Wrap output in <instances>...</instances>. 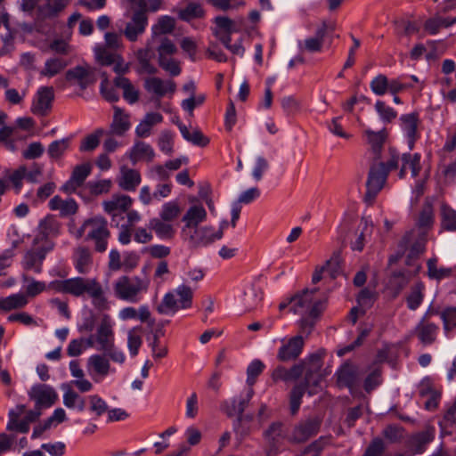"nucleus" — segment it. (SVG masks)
I'll list each match as a JSON object with an SVG mask.
<instances>
[{"mask_svg": "<svg viewBox=\"0 0 456 456\" xmlns=\"http://www.w3.org/2000/svg\"><path fill=\"white\" fill-rule=\"evenodd\" d=\"M322 359L323 354L317 352L310 354L305 361L294 364L289 369L278 366L273 370L272 379L275 382L297 380L305 372L304 380L296 384L290 392L289 405L292 415L297 413L302 403V397L305 392L309 395H314L320 391L322 379L321 374Z\"/></svg>", "mask_w": 456, "mask_h": 456, "instance_id": "f257e3e1", "label": "nucleus"}, {"mask_svg": "<svg viewBox=\"0 0 456 456\" xmlns=\"http://www.w3.org/2000/svg\"><path fill=\"white\" fill-rule=\"evenodd\" d=\"M74 237L77 240L84 238L86 241L93 244L95 252L104 253L108 248L111 232L107 219L97 215L84 220L74 232Z\"/></svg>", "mask_w": 456, "mask_h": 456, "instance_id": "f03ea898", "label": "nucleus"}, {"mask_svg": "<svg viewBox=\"0 0 456 456\" xmlns=\"http://www.w3.org/2000/svg\"><path fill=\"white\" fill-rule=\"evenodd\" d=\"M150 281L139 276L122 275L113 283V290L117 298L130 302L138 303L142 294L149 289Z\"/></svg>", "mask_w": 456, "mask_h": 456, "instance_id": "7ed1b4c3", "label": "nucleus"}, {"mask_svg": "<svg viewBox=\"0 0 456 456\" xmlns=\"http://www.w3.org/2000/svg\"><path fill=\"white\" fill-rule=\"evenodd\" d=\"M72 281L71 295L77 297L86 294L92 299L93 305L98 310L109 308L108 299L103 288L96 278L74 277Z\"/></svg>", "mask_w": 456, "mask_h": 456, "instance_id": "20e7f679", "label": "nucleus"}, {"mask_svg": "<svg viewBox=\"0 0 456 456\" xmlns=\"http://www.w3.org/2000/svg\"><path fill=\"white\" fill-rule=\"evenodd\" d=\"M142 215L137 210L127 213V220L122 224L118 234V240L121 245H128L134 240L137 243L147 244L153 240L152 229L148 227H135L141 222Z\"/></svg>", "mask_w": 456, "mask_h": 456, "instance_id": "39448f33", "label": "nucleus"}, {"mask_svg": "<svg viewBox=\"0 0 456 456\" xmlns=\"http://www.w3.org/2000/svg\"><path fill=\"white\" fill-rule=\"evenodd\" d=\"M70 3L71 0H20V8L28 14L36 12L38 20H45L59 17Z\"/></svg>", "mask_w": 456, "mask_h": 456, "instance_id": "423d86ee", "label": "nucleus"}, {"mask_svg": "<svg viewBox=\"0 0 456 456\" xmlns=\"http://www.w3.org/2000/svg\"><path fill=\"white\" fill-rule=\"evenodd\" d=\"M192 289L184 284L164 295L161 303L157 306L160 314H175L179 310L191 308L192 305Z\"/></svg>", "mask_w": 456, "mask_h": 456, "instance_id": "0eeeda50", "label": "nucleus"}, {"mask_svg": "<svg viewBox=\"0 0 456 456\" xmlns=\"http://www.w3.org/2000/svg\"><path fill=\"white\" fill-rule=\"evenodd\" d=\"M336 29L332 20H322L315 26L314 35L297 41L300 53H316L322 51L326 37L331 36Z\"/></svg>", "mask_w": 456, "mask_h": 456, "instance_id": "6e6552de", "label": "nucleus"}, {"mask_svg": "<svg viewBox=\"0 0 456 456\" xmlns=\"http://www.w3.org/2000/svg\"><path fill=\"white\" fill-rule=\"evenodd\" d=\"M316 292V289H306L301 293L295 295L289 301L290 310L299 315L306 314L321 315L325 308V302L314 297Z\"/></svg>", "mask_w": 456, "mask_h": 456, "instance_id": "1a4fd4ad", "label": "nucleus"}, {"mask_svg": "<svg viewBox=\"0 0 456 456\" xmlns=\"http://www.w3.org/2000/svg\"><path fill=\"white\" fill-rule=\"evenodd\" d=\"M134 200L126 194L116 193L108 200L102 202L103 211L110 216L112 225L119 227L125 216L127 218V213L132 211L131 208Z\"/></svg>", "mask_w": 456, "mask_h": 456, "instance_id": "9d476101", "label": "nucleus"}, {"mask_svg": "<svg viewBox=\"0 0 456 456\" xmlns=\"http://www.w3.org/2000/svg\"><path fill=\"white\" fill-rule=\"evenodd\" d=\"M321 425L322 419L318 417L301 419L288 433L287 441L293 444H305L319 433Z\"/></svg>", "mask_w": 456, "mask_h": 456, "instance_id": "9b49d317", "label": "nucleus"}, {"mask_svg": "<svg viewBox=\"0 0 456 456\" xmlns=\"http://www.w3.org/2000/svg\"><path fill=\"white\" fill-rule=\"evenodd\" d=\"M26 406L23 404L17 405L14 409H11L8 412V422L6 429L8 431H17L22 434H27L29 431L31 423L37 420L41 415V410L36 406L33 410L26 412L25 417L20 419V417L25 412Z\"/></svg>", "mask_w": 456, "mask_h": 456, "instance_id": "f8f14e48", "label": "nucleus"}, {"mask_svg": "<svg viewBox=\"0 0 456 456\" xmlns=\"http://www.w3.org/2000/svg\"><path fill=\"white\" fill-rule=\"evenodd\" d=\"M114 326L115 322L110 314H104L102 315L95 334V348L98 351L102 352L105 349L111 348L115 344Z\"/></svg>", "mask_w": 456, "mask_h": 456, "instance_id": "ddd939ff", "label": "nucleus"}, {"mask_svg": "<svg viewBox=\"0 0 456 456\" xmlns=\"http://www.w3.org/2000/svg\"><path fill=\"white\" fill-rule=\"evenodd\" d=\"M53 241H47L45 245H37L24 255L22 266L25 270L33 271L36 273L42 272V265L48 252L53 249Z\"/></svg>", "mask_w": 456, "mask_h": 456, "instance_id": "4468645a", "label": "nucleus"}, {"mask_svg": "<svg viewBox=\"0 0 456 456\" xmlns=\"http://www.w3.org/2000/svg\"><path fill=\"white\" fill-rule=\"evenodd\" d=\"M363 371L353 363L346 362L337 370V382L339 387H347L351 393L357 389L362 382Z\"/></svg>", "mask_w": 456, "mask_h": 456, "instance_id": "2eb2a0df", "label": "nucleus"}, {"mask_svg": "<svg viewBox=\"0 0 456 456\" xmlns=\"http://www.w3.org/2000/svg\"><path fill=\"white\" fill-rule=\"evenodd\" d=\"M254 394L255 392L253 387H247L239 395L223 402L221 405L222 410L229 417L238 416V421L240 422L241 420L242 414L248 407Z\"/></svg>", "mask_w": 456, "mask_h": 456, "instance_id": "dca6fc26", "label": "nucleus"}, {"mask_svg": "<svg viewBox=\"0 0 456 456\" xmlns=\"http://www.w3.org/2000/svg\"><path fill=\"white\" fill-rule=\"evenodd\" d=\"M148 25V17L146 14V6L134 11L130 20L126 23L123 34L130 42H135L142 36Z\"/></svg>", "mask_w": 456, "mask_h": 456, "instance_id": "f3484780", "label": "nucleus"}, {"mask_svg": "<svg viewBox=\"0 0 456 456\" xmlns=\"http://www.w3.org/2000/svg\"><path fill=\"white\" fill-rule=\"evenodd\" d=\"M281 346L277 352V359L280 362H290L297 360L303 352L305 340L302 335L289 338H282Z\"/></svg>", "mask_w": 456, "mask_h": 456, "instance_id": "a211bd4d", "label": "nucleus"}, {"mask_svg": "<svg viewBox=\"0 0 456 456\" xmlns=\"http://www.w3.org/2000/svg\"><path fill=\"white\" fill-rule=\"evenodd\" d=\"M378 163L370 167L365 194V199L368 200H372L377 196L387 181L388 173Z\"/></svg>", "mask_w": 456, "mask_h": 456, "instance_id": "6ab92c4d", "label": "nucleus"}, {"mask_svg": "<svg viewBox=\"0 0 456 456\" xmlns=\"http://www.w3.org/2000/svg\"><path fill=\"white\" fill-rule=\"evenodd\" d=\"M28 395L29 399L35 402V406L40 410L51 407L58 399L56 391L45 384L32 386Z\"/></svg>", "mask_w": 456, "mask_h": 456, "instance_id": "aec40b11", "label": "nucleus"}, {"mask_svg": "<svg viewBox=\"0 0 456 456\" xmlns=\"http://www.w3.org/2000/svg\"><path fill=\"white\" fill-rule=\"evenodd\" d=\"M66 80L86 89L95 82V69L85 63L69 69L65 74Z\"/></svg>", "mask_w": 456, "mask_h": 456, "instance_id": "412c9836", "label": "nucleus"}, {"mask_svg": "<svg viewBox=\"0 0 456 456\" xmlns=\"http://www.w3.org/2000/svg\"><path fill=\"white\" fill-rule=\"evenodd\" d=\"M53 99L54 92L52 86L39 87L32 102V112L38 116H46L52 109Z\"/></svg>", "mask_w": 456, "mask_h": 456, "instance_id": "4be33fe9", "label": "nucleus"}, {"mask_svg": "<svg viewBox=\"0 0 456 456\" xmlns=\"http://www.w3.org/2000/svg\"><path fill=\"white\" fill-rule=\"evenodd\" d=\"M92 172V165L89 162L77 165L74 167L69 179L62 185L61 191L65 193H74L81 187Z\"/></svg>", "mask_w": 456, "mask_h": 456, "instance_id": "5701e85b", "label": "nucleus"}, {"mask_svg": "<svg viewBox=\"0 0 456 456\" xmlns=\"http://www.w3.org/2000/svg\"><path fill=\"white\" fill-rule=\"evenodd\" d=\"M439 330V325L435 322L419 321L412 333L422 346H428L436 341Z\"/></svg>", "mask_w": 456, "mask_h": 456, "instance_id": "b1692460", "label": "nucleus"}, {"mask_svg": "<svg viewBox=\"0 0 456 456\" xmlns=\"http://www.w3.org/2000/svg\"><path fill=\"white\" fill-rule=\"evenodd\" d=\"M87 371L95 382L101 381L110 372V363L105 354H95L87 360Z\"/></svg>", "mask_w": 456, "mask_h": 456, "instance_id": "393cba45", "label": "nucleus"}, {"mask_svg": "<svg viewBox=\"0 0 456 456\" xmlns=\"http://www.w3.org/2000/svg\"><path fill=\"white\" fill-rule=\"evenodd\" d=\"M401 122V127L407 138L409 150L411 151L419 134L418 133V126L419 122V114L417 112H411L403 114L399 118Z\"/></svg>", "mask_w": 456, "mask_h": 456, "instance_id": "a878e982", "label": "nucleus"}, {"mask_svg": "<svg viewBox=\"0 0 456 456\" xmlns=\"http://www.w3.org/2000/svg\"><path fill=\"white\" fill-rule=\"evenodd\" d=\"M60 233V224L52 217H46L40 221L38 232L35 236L33 245H45L47 241H53L50 238L56 237Z\"/></svg>", "mask_w": 456, "mask_h": 456, "instance_id": "bb28decb", "label": "nucleus"}, {"mask_svg": "<svg viewBox=\"0 0 456 456\" xmlns=\"http://www.w3.org/2000/svg\"><path fill=\"white\" fill-rule=\"evenodd\" d=\"M222 237L223 226L216 232L210 226H204L194 230L193 233L190 235V242L193 247H202L209 245Z\"/></svg>", "mask_w": 456, "mask_h": 456, "instance_id": "cd10ccee", "label": "nucleus"}, {"mask_svg": "<svg viewBox=\"0 0 456 456\" xmlns=\"http://www.w3.org/2000/svg\"><path fill=\"white\" fill-rule=\"evenodd\" d=\"M72 263L76 271L80 274H87L92 270L93 254L86 246H78L74 248Z\"/></svg>", "mask_w": 456, "mask_h": 456, "instance_id": "c85d7f7f", "label": "nucleus"}, {"mask_svg": "<svg viewBox=\"0 0 456 456\" xmlns=\"http://www.w3.org/2000/svg\"><path fill=\"white\" fill-rule=\"evenodd\" d=\"M117 182L123 191H135L142 182V175L139 170L122 166Z\"/></svg>", "mask_w": 456, "mask_h": 456, "instance_id": "c756f323", "label": "nucleus"}, {"mask_svg": "<svg viewBox=\"0 0 456 456\" xmlns=\"http://www.w3.org/2000/svg\"><path fill=\"white\" fill-rule=\"evenodd\" d=\"M144 88L148 93L160 98L168 93L174 94L176 85L173 80H163L157 77H151L144 80Z\"/></svg>", "mask_w": 456, "mask_h": 456, "instance_id": "7c9ffc66", "label": "nucleus"}, {"mask_svg": "<svg viewBox=\"0 0 456 456\" xmlns=\"http://www.w3.org/2000/svg\"><path fill=\"white\" fill-rule=\"evenodd\" d=\"M130 161L134 165L139 161L151 162L155 159L154 149L147 142L137 141L126 153Z\"/></svg>", "mask_w": 456, "mask_h": 456, "instance_id": "2f4dec72", "label": "nucleus"}, {"mask_svg": "<svg viewBox=\"0 0 456 456\" xmlns=\"http://www.w3.org/2000/svg\"><path fill=\"white\" fill-rule=\"evenodd\" d=\"M131 127L130 116L118 107H114L113 119L110 124V133L122 136Z\"/></svg>", "mask_w": 456, "mask_h": 456, "instance_id": "473e14b6", "label": "nucleus"}, {"mask_svg": "<svg viewBox=\"0 0 456 456\" xmlns=\"http://www.w3.org/2000/svg\"><path fill=\"white\" fill-rule=\"evenodd\" d=\"M163 116L159 112H148L135 127V134L139 138H147L151 134L154 126L163 122Z\"/></svg>", "mask_w": 456, "mask_h": 456, "instance_id": "72a5a7b5", "label": "nucleus"}, {"mask_svg": "<svg viewBox=\"0 0 456 456\" xmlns=\"http://www.w3.org/2000/svg\"><path fill=\"white\" fill-rule=\"evenodd\" d=\"M151 40H150L145 48L139 49L136 53V58L139 62L141 70L142 72L153 75L157 73V68L151 63V61L154 57L153 46Z\"/></svg>", "mask_w": 456, "mask_h": 456, "instance_id": "f704fd0d", "label": "nucleus"}, {"mask_svg": "<svg viewBox=\"0 0 456 456\" xmlns=\"http://www.w3.org/2000/svg\"><path fill=\"white\" fill-rule=\"evenodd\" d=\"M420 158L419 153H403L402 166L398 174L399 178H404L408 169L411 170L412 177L418 176L421 170Z\"/></svg>", "mask_w": 456, "mask_h": 456, "instance_id": "c9c22d12", "label": "nucleus"}, {"mask_svg": "<svg viewBox=\"0 0 456 456\" xmlns=\"http://www.w3.org/2000/svg\"><path fill=\"white\" fill-rule=\"evenodd\" d=\"M364 134L370 147V151L374 155V159H379L380 158L382 147L387 136V131L382 129L379 132H374L370 129H367Z\"/></svg>", "mask_w": 456, "mask_h": 456, "instance_id": "e433bc0d", "label": "nucleus"}, {"mask_svg": "<svg viewBox=\"0 0 456 456\" xmlns=\"http://www.w3.org/2000/svg\"><path fill=\"white\" fill-rule=\"evenodd\" d=\"M207 218L206 209L200 205H194L189 208L183 217V222L185 223V228H197V226L204 222Z\"/></svg>", "mask_w": 456, "mask_h": 456, "instance_id": "4c0bfd02", "label": "nucleus"}, {"mask_svg": "<svg viewBox=\"0 0 456 456\" xmlns=\"http://www.w3.org/2000/svg\"><path fill=\"white\" fill-rule=\"evenodd\" d=\"M52 210H59L62 216H71L77 213L78 206L75 200H62L60 196H54L49 201Z\"/></svg>", "mask_w": 456, "mask_h": 456, "instance_id": "58836bf2", "label": "nucleus"}, {"mask_svg": "<svg viewBox=\"0 0 456 456\" xmlns=\"http://www.w3.org/2000/svg\"><path fill=\"white\" fill-rule=\"evenodd\" d=\"M150 229L161 240H168L174 237L175 230L168 221L159 217H153L149 220Z\"/></svg>", "mask_w": 456, "mask_h": 456, "instance_id": "ea45409f", "label": "nucleus"}, {"mask_svg": "<svg viewBox=\"0 0 456 456\" xmlns=\"http://www.w3.org/2000/svg\"><path fill=\"white\" fill-rule=\"evenodd\" d=\"M28 304V299L23 293H15L5 297H0V309L4 312L22 309Z\"/></svg>", "mask_w": 456, "mask_h": 456, "instance_id": "a19ab883", "label": "nucleus"}, {"mask_svg": "<svg viewBox=\"0 0 456 456\" xmlns=\"http://www.w3.org/2000/svg\"><path fill=\"white\" fill-rule=\"evenodd\" d=\"M114 85L123 90V97L127 102L133 104L138 101L139 93L128 78L118 76L114 79Z\"/></svg>", "mask_w": 456, "mask_h": 456, "instance_id": "79ce46f5", "label": "nucleus"}, {"mask_svg": "<svg viewBox=\"0 0 456 456\" xmlns=\"http://www.w3.org/2000/svg\"><path fill=\"white\" fill-rule=\"evenodd\" d=\"M440 225L443 231H456V210L446 204L441 206Z\"/></svg>", "mask_w": 456, "mask_h": 456, "instance_id": "37998d69", "label": "nucleus"}, {"mask_svg": "<svg viewBox=\"0 0 456 456\" xmlns=\"http://www.w3.org/2000/svg\"><path fill=\"white\" fill-rule=\"evenodd\" d=\"M434 429L428 428L413 435L410 440V445L414 449L416 453H422L426 445L434 439Z\"/></svg>", "mask_w": 456, "mask_h": 456, "instance_id": "c03bdc74", "label": "nucleus"}, {"mask_svg": "<svg viewBox=\"0 0 456 456\" xmlns=\"http://www.w3.org/2000/svg\"><path fill=\"white\" fill-rule=\"evenodd\" d=\"M403 153H400L395 148L389 147L385 156V160L379 162L380 166L389 174L393 170L401 168Z\"/></svg>", "mask_w": 456, "mask_h": 456, "instance_id": "a18cd8bd", "label": "nucleus"}, {"mask_svg": "<svg viewBox=\"0 0 456 456\" xmlns=\"http://www.w3.org/2000/svg\"><path fill=\"white\" fill-rule=\"evenodd\" d=\"M176 125L183 137L186 141L199 146H206L208 144V138H207L199 129H194L192 132H190L188 127L182 122H176Z\"/></svg>", "mask_w": 456, "mask_h": 456, "instance_id": "49530a36", "label": "nucleus"}, {"mask_svg": "<svg viewBox=\"0 0 456 456\" xmlns=\"http://www.w3.org/2000/svg\"><path fill=\"white\" fill-rule=\"evenodd\" d=\"M425 286L422 282L414 284L406 297L407 307L411 310H417L424 299Z\"/></svg>", "mask_w": 456, "mask_h": 456, "instance_id": "de8ad7c7", "label": "nucleus"}, {"mask_svg": "<svg viewBox=\"0 0 456 456\" xmlns=\"http://www.w3.org/2000/svg\"><path fill=\"white\" fill-rule=\"evenodd\" d=\"M175 26V19L170 16H163L159 19L156 25L152 27V37L151 41L154 42L162 35L171 33Z\"/></svg>", "mask_w": 456, "mask_h": 456, "instance_id": "09e8293b", "label": "nucleus"}, {"mask_svg": "<svg viewBox=\"0 0 456 456\" xmlns=\"http://www.w3.org/2000/svg\"><path fill=\"white\" fill-rule=\"evenodd\" d=\"M440 318L445 336L451 338L456 331V307L445 308L440 313Z\"/></svg>", "mask_w": 456, "mask_h": 456, "instance_id": "8fccbe9b", "label": "nucleus"}, {"mask_svg": "<svg viewBox=\"0 0 456 456\" xmlns=\"http://www.w3.org/2000/svg\"><path fill=\"white\" fill-rule=\"evenodd\" d=\"M204 14L202 5L196 2H190L184 8L178 11V18L183 21L202 18Z\"/></svg>", "mask_w": 456, "mask_h": 456, "instance_id": "3c124183", "label": "nucleus"}, {"mask_svg": "<svg viewBox=\"0 0 456 456\" xmlns=\"http://www.w3.org/2000/svg\"><path fill=\"white\" fill-rule=\"evenodd\" d=\"M67 66V62L59 57L47 59L40 75L47 77H53L61 72Z\"/></svg>", "mask_w": 456, "mask_h": 456, "instance_id": "603ef678", "label": "nucleus"}, {"mask_svg": "<svg viewBox=\"0 0 456 456\" xmlns=\"http://www.w3.org/2000/svg\"><path fill=\"white\" fill-rule=\"evenodd\" d=\"M428 276L432 280L440 281L448 278L452 274V269L448 267H438L437 258L432 257L427 261Z\"/></svg>", "mask_w": 456, "mask_h": 456, "instance_id": "864d4df0", "label": "nucleus"}, {"mask_svg": "<svg viewBox=\"0 0 456 456\" xmlns=\"http://www.w3.org/2000/svg\"><path fill=\"white\" fill-rule=\"evenodd\" d=\"M63 404L69 409L77 408L83 411L86 409V399L69 387L63 394Z\"/></svg>", "mask_w": 456, "mask_h": 456, "instance_id": "5fc2aeb1", "label": "nucleus"}, {"mask_svg": "<svg viewBox=\"0 0 456 456\" xmlns=\"http://www.w3.org/2000/svg\"><path fill=\"white\" fill-rule=\"evenodd\" d=\"M94 51L97 62L102 66L112 65L118 57V54L115 53L114 50L105 46L97 45L94 47Z\"/></svg>", "mask_w": 456, "mask_h": 456, "instance_id": "6e6d98bb", "label": "nucleus"}, {"mask_svg": "<svg viewBox=\"0 0 456 456\" xmlns=\"http://www.w3.org/2000/svg\"><path fill=\"white\" fill-rule=\"evenodd\" d=\"M181 213V208L179 204L175 200L168 201L161 207L159 212V218L172 222L175 220Z\"/></svg>", "mask_w": 456, "mask_h": 456, "instance_id": "4d7b16f0", "label": "nucleus"}, {"mask_svg": "<svg viewBox=\"0 0 456 456\" xmlns=\"http://www.w3.org/2000/svg\"><path fill=\"white\" fill-rule=\"evenodd\" d=\"M89 402V411L94 415V419L102 416L108 411L107 403L98 395H91L87 396Z\"/></svg>", "mask_w": 456, "mask_h": 456, "instance_id": "13d9d810", "label": "nucleus"}, {"mask_svg": "<svg viewBox=\"0 0 456 456\" xmlns=\"http://www.w3.org/2000/svg\"><path fill=\"white\" fill-rule=\"evenodd\" d=\"M140 330V327H134L128 331L127 347L131 356H135L138 354L139 348L142 344V337L138 333Z\"/></svg>", "mask_w": 456, "mask_h": 456, "instance_id": "bf43d9fd", "label": "nucleus"}, {"mask_svg": "<svg viewBox=\"0 0 456 456\" xmlns=\"http://www.w3.org/2000/svg\"><path fill=\"white\" fill-rule=\"evenodd\" d=\"M23 281L28 282L25 289V296L34 297L46 289V284L44 281H36L27 275H22Z\"/></svg>", "mask_w": 456, "mask_h": 456, "instance_id": "052dcab7", "label": "nucleus"}, {"mask_svg": "<svg viewBox=\"0 0 456 456\" xmlns=\"http://www.w3.org/2000/svg\"><path fill=\"white\" fill-rule=\"evenodd\" d=\"M395 29L398 36H411L419 31V27L414 21L401 19L395 22Z\"/></svg>", "mask_w": 456, "mask_h": 456, "instance_id": "680f3d73", "label": "nucleus"}, {"mask_svg": "<svg viewBox=\"0 0 456 456\" xmlns=\"http://www.w3.org/2000/svg\"><path fill=\"white\" fill-rule=\"evenodd\" d=\"M263 291L259 288L252 287L248 292L244 293L243 303L248 310L256 308L263 299Z\"/></svg>", "mask_w": 456, "mask_h": 456, "instance_id": "e2e57ef3", "label": "nucleus"}, {"mask_svg": "<svg viewBox=\"0 0 456 456\" xmlns=\"http://www.w3.org/2000/svg\"><path fill=\"white\" fill-rule=\"evenodd\" d=\"M69 143V138H63L61 140L53 141L48 146L47 153L49 157L52 159L61 158L68 150Z\"/></svg>", "mask_w": 456, "mask_h": 456, "instance_id": "0e129e2a", "label": "nucleus"}, {"mask_svg": "<svg viewBox=\"0 0 456 456\" xmlns=\"http://www.w3.org/2000/svg\"><path fill=\"white\" fill-rule=\"evenodd\" d=\"M265 364L260 360L252 361L247 368V385L253 387L256 378L263 372Z\"/></svg>", "mask_w": 456, "mask_h": 456, "instance_id": "69168bd1", "label": "nucleus"}, {"mask_svg": "<svg viewBox=\"0 0 456 456\" xmlns=\"http://www.w3.org/2000/svg\"><path fill=\"white\" fill-rule=\"evenodd\" d=\"M375 110L384 123H390L397 117L396 110L382 101L376 102Z\"/></svg>", "mask_w": 456, "mask_h": 456, "instance_id": "338daca9", "label": "nucleus"}, {"mask_svg": "<svg viewBox=\"0 0 456 456\" xmlns=\"http://www.w3.org/2000/svg\"><path fill=\"white\" fill-rule=\"evenodd\" d=\"M158 146L159 150L166 155H171L174 151V134L171 131L164 130L161 132Z\"/></svg>", "mask_w": 456, "mask_h": 456, "instance_id": "774afa93", "label": "nucleus"}]
</instances>
